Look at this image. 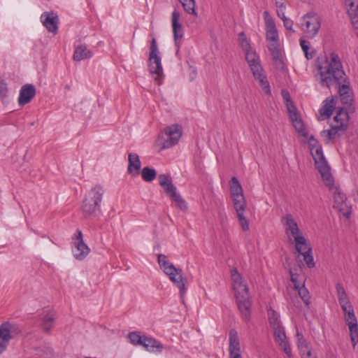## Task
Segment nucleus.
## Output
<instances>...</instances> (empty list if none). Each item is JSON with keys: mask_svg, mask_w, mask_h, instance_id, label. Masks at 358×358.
I'll return each instance as SVG.
<instances>
[{"mask_svg": "<svg viewBox=\"0 0 358 358\" xmlns=\"http://www.w3.org/2000/svg\"><path fill=\"white\" fill-rule=\"evenodd\" d=\"M317 69L320 85L328 88L336 85L342 103L351 106L353 102V92L338 54L332 52L329 57L318 58Z\"/></svg>", "mask_w": 358, "mask_h": 358, "instance_id": "f257e3e1", "label": "nucleus"}, {"mask_svg": "<svg viewBox=\"0 0 358 358\" xmlns=\"http://www.w3.org/2000/svg\"><path fill=\"white\" fill-rule=\"evenodd\" d=\"M231 277L241 318L243 321L248 322L251 316L252 306L249 288L236 268L231 270Z\"/></svg>", "mask_w": 358, "mask_h": 358, "instance_id": "f03ea898", "label": "nucleus"}, {"mask_svg": "<svg viewBox=\"0 0 358 358\" xmlns=\"http://www.w3.org/2000/svg\"><path fill=\"white\" fill-rule=\"evenodd\" d=\"M282 220L287 225L286 231H289L295 241V248L296 251L303 256V261L309 268L315 266V264L312 255V248L308 244L305 237L301 234L296 222L291 214L283 217Z\"/></svg>", "mask_w": 358, "mask_h": 358, "instance_id": "7ed1b4c3", "label": "nucleus"}, {"mask_svg": "<svg viewBox=\"0 0 358 358\" xmlns=\"http://www.w3.org/2000/svg\"><path fill=\"white\" fill-rule=\"evenodd\" d=\"M230 193L234 206L237 214L239 224L244 231L249 230V222L244 215L246 208V201L243 195L242 186L236 177H232L230 182Z\"/></svg>", "mask_w": 358, "mask_h": 358, "instance_id": "20e7f679", "label": "nucleus"}, {"mask_svg": "<svg viewBox=\"0 0 358 358\" xmlns=\"http://www.w3.org/2000/svg\"><path fill=\"white\" fill-rule=\"evenodd\" d=\"M308 145L311 155L315 162V168L321 174L325 185L330 187L333 184V177L330 171V167L324 157L322 146L313 136H310L309 138Z\"/></svg>", "mask_w": 358, "mask_h": 358, "instance_id": "39448f33", "label": "nucleus"}, {"mask_svg": "<svg viewBox=\"0 0 358 358\" xmlns=\"http://www.w3.org/2000/svg\"><path fill=\"white\" fill-rule=\"evenodd\" d=\"M157 262L160 268L168 275L169 280L179 289L180 296L182 298L186 293V278L182 276V270L176 268L163 254L158 255Z\"/></svg>", "mask_w": 358, "mask_h": 358, "instance_id": "423d86ee", "label": "nucleus"}, {"mask_svg": "<svg viewBox=\"0 0 358 358\" xmlns=\"http://www.w3.org/2000/svg\"><path fill=\"white\" fill-rule=\"evenodd\" d=\"M148 69L150 73L155 76L154 79L156 84L160 85L163 82L164 75L162 65V58L155 38H152L150 46Z\"/></svg>", "mask_w": 358, "mask_h": 358, "instance_id": "0eeeda50", "label": "nucleus"}, {"mask_svg": "<svg viewBox=\"0 0 358 358\" xmlns=\"http://www.w3.org/2000/svg\"><path fill=\"white\" fill-rule=\"evenodd\" d=\"M159 185L164 189L166 195L176 203V206L181 210L185 211L188 206L185 200L178 193L177 187L173 183L171 177L168 174L158 176Z\"/></svg>", "mask_w": 358, "mask_h": 358, "instance_id": "6e6552de", "label": "nucleus"}, {"mask_svg": "<svg viewBox=\"0 0 358 358\" xmlns=\"http://www.w3.org/2000/svg\"><path fill=\"white\" fill-rule=\"evenodd\" d=\"M20 334L17 324L4 322L0 325V355L6 350L9 342Z\"/></svg>", "mask_w": 358, "mask_h": 358, "instance_id": "1a4fd4ad", "label": "nucleus"}, {"mask_svg": "<svg viewBox=\"0 0 358 358\" xmlns=\"http://www.w3.org/2000/svg\"><path fill=\"white\" fill-rule=\"evenodd\" d=\"M20 334L17 324L4 322L0 325V355L6 350L9 342Z\"/></svg>", "mask_w": 358, "mask_h": 358, "instance_id": "9d476101", "label": "nucleus"}, {"mask_svg": "<svg viewBox=\"0 0 358 358\" xmlns=\"http://www.w3.org/2000/svg\"><path fill=\"white\" fill-rule=\"evenodd\" d=\"M321 27V20L315 13H308L302 17L301 29L308 38H313Z\"/></svg>", "mask_w": 358, "mask_h": 358, "instance_id": "9b49d317", "label": "nucleus"}, {"mask_svg": "<svg viewBox=\"0 0 358 358\" xmlns=\"http://www.w3.org/2000/svg\"><path fill=\"white\" fill-rule=\"evenodd\" d=\"M247 62L250 68L255 79L259 81V83L264 93L270 95L271 93L270 85L267 80L266 76L264 73V69L260 64L259 57L258 59L248 60Z\"/></svg>", "mask_w": 358, "mask_h": 358, "instance_id": "f8f14e48", "label": "nucleus"}, {"mask_svg": "<svg viewBox=\"0 0 358 358\" xmlns=\"http://www.w3.org/2000/svg\"><path fill=\"white\" fill-rule=\"evenodd\" d=\"M166 138H161L162 149L170 148L179 142L182 136L181 127L178 124H171L164 129Z\"/></svg>", "mask_w": 358, "mask_h": 358, "instance_id": "ddd939ff", "label": "nucleus"}, {"mask_svg": "<svg viewBox=\"0 0 358 358\" xmlns=\"http://www.w3.org/2000/svg\"><path fill=\"white\" fill-rule=\"evenodd\" d=\"M344 313V319L350 330V339L355 348L358 343V324L352 305H348L346 309L342 308Z\"/></svg>", "mask_w": 358, "mask_h": 358, "instance_id": "4468645a", "label": "nucleus"}, {"mask_svg": "<svg viewBox=\"0 0 358 358\" xmlns=\"http://www.w3.org/2000/svg\"><path fill=\"white\" fill-rule=\"evenodd\" d=\"M329 187L334 190V208L345 217H349L352 213V208L347 202L345 194L339 187H334V183Z\"/></svg>", "mask_w": 358, "mask_h": 358, "instance_id": "2eb2a0df", "label": "nucleus"}, {"mask_svg": "<svg viewBox=\"0 0 358 358\" xmlns=\"http://www.w3.org/2000/svg\"><path fill=\"white\" fill-rule=\"evenodd\" d=\"M73 240L74 248L72 249L73 257L78 260H83L87 256L90 250L84 243L83 233L80 230H77Z\"/></svg>", "mask_w": 358, "mask_h": 358, "instance_id": "dca6fc26", "label": "nucleus"}, {"mask_svg": "<svg viewBox=\"0 0 358 358\" xmlns=\"http://www.w3.org/2000/svg\"><path fill=\"white\" fill-rule=\"evenodd\" d=\"M180 12L177 9H174L171 16V24L173 28L174 43L177 48V52H178L180 50L182 38L184 35L182 25L180 22Z\"/></svg>", "mask_w": 358, "mask_h": 358, "instance_id": "f3484780", "label": "nucleus"}, {"mask_svg": "<svg viewBox=\"0 0 358 358\" xmlns=\"http://www.w3.org/2000/svg\"><path fill=\"white\" fill-rule=\"evenodd\" d=\"M229 358H242L238 332L234 329L229 332Z\"/></svg>", "mask_w": 358, "mask_h": 358, "instance_id": "a211bd4d", "label": "nucleus"}, {"mask_svg": "<svg viewBox=\"0 0 358 358\" xmlns=\"http://www.w3.org/2000/svg\"><path fill=\"white\" fill-rule=\"evenodd\" d=\"M41 20L43 25L49 32L56 34L58 31L59 19L58 16L51 12H44L41 15Z\"/></svg>", "mask_w": 358, "mask_h": 358, "instance_id": "6ab92c4d", "label": "nucleus"}, {"mask_svg": "<svg viewBox=\"0 0 358 358\" xmlns=\"http://www.w3.org/2000/svg\"><path fill=\"white\" fill-rule=\"evenodd\" d=\"M36 90L32 84H25L22 85L20 90L18 97V104L23 106L29 103L36 96Z\"/></svg>", "mask_w": 358, "mask_h": 358, "instance_id": "aec40b11", "label": "nucleus"}, {"mask_svg": "<svg viewBox=\"0 0 358 358\" xmlns=\"http://www.w3.org/2000/svg\"><path fill=\"white\" fill-rule=\"evenodd\" d=\"M268 49L271 55L275 67L280 71L285 69V63L282 57V52L279 43H269Z\"/></svg>", "mask_w": 358, "mask_h": 358, "instance_id": "412c9836", "label": "nucleus"}, {"mask_svg": "<svg viewBox=\"0 0 358 358\" xmlns=\"http://www.w3.org/2000/svg\"><path fill=\"white\" fill-rule=\"evenodd\" d=\"M273 333L275 341L278 343L279 345L282 348L283 351L287 355V357H291L292 349L288 341H287V337L283 327L274 329Z\"/></svg>", "mask_w": 358, "mask_h": 358, "instance_id": "4be33fe9", "label": "nucleus"}, {"mask_svg": "<svg viewBox=\"0 0 358 358\" xmlns=\"http://www.w3.org/2000/svg\"><path fill=\"white\" fill-rule=\"evenodd\" d=\"M128 173L132 176H137L139 175L141 167L139 156L136 153H129L128 155Z\"/></svg>", "mask_w": 358, "mask_h": 358, "instance_id": "5701e85b", "label": "nucleus"}, {"mask_svg": "<svg viewBox=\"0 0 358 358\" xmlns=\"http://www.w3.org/2000/svg\"><path fill=\"white\" fill-rule=\"evenodd\" d=\"M104 192L103 187L100 185H96L89 191L85 196L88 197L90 201H93L94 204H96L100 208Z\"/></svg>", "mask_w": 358, "mask_h": 358, "instance_id": "b1692460", "label": "nucleus"}, {"mask_svg": "<svg viewBox=\"0 0 358 358\" xmlns=\"http://www.w3.org/2000/svg\"><path fill=\"white\" fill-rule=\"evenodd\" d=\"M142 346L149 352H160L163 348L162 344L152 337L145 336L143 339Z\"/></svg>", "mask_w": 358, "mask_h": 358, "instance_id": "393cba45", "label": "nucleus"}, {"mask_svg": "<svg viewBox=\"0 0 358 358\" xmlns=\"http://www.w3.org/2000/svg\"><path fill=\"white\" fill-rule=\"evenodd\" d=\"M347 12L351 20L352 24L358 27V4L355 0L345 2Z\"/></svg>", "mask_w": 358, "mask_h": 358, "instance_id": "a878e982", "label": "nucleus"}, {"mask_svg": "<svg viewBox=\"0 0 358 358\" xmlns=\"http://www.w3.org/2000/svg\"><path fill=\"white\" fill-rule=\"evenodd\" d=\"M92 57V52L86 45H80L76 48L73 58L75 61L80 62Z\"/></svg>", "mask_w": 358, "mask_h": 358, "instance_id": "bb28decb", "label": "nucleus"}, {"mask_svg": "<svg viewBox=\"0 0 358 358\" xmlns=\"http://www.w3.org/2000/svg\"><path fill=\"white\" fill-rule=\"evenodd\" d=\"M296 338H297V346L299 350V353L301 357L306 356L311 352V350L309 346V343L308 341L303 337V334L299 331L296 332Z\"/></svg>", "mask_w": 358, "mask_h": 358, "instance_id": "cd10ccee", "label": "nucleus"}, {"mask_svg": "<svg viewBox=\"0 0 358 358\" xmlns=\"http://www.w3.org/2000/svg\"><path fill=\"white\" fill-rule=\"evenodd\" d=\"M337 296L341 308L346 309L348 305H352L347 293L341 283L338 282L336 285Z\"/></svg>", "mask_w": 358, "mask_h": 358, "instance_id": "c85d7f7f", "label": "nucleus"}, {"mask_svg": "<svg viewBox=\"0 0 358 358\" xmlns=\"http://www.w3.org/2000/svg\"><path fill=\"white\" fill-rule=\"evenodd\" d=\"M335 101L334 99H327L324 105L320 109V115L321 120H324L331 117L335 107Z\"/></svg>", "mask_w": 358, "mask_h": 358, "instance_id": "c756f323", "label": "nucleus"}, {"mask_svg": "<svg viewBox=\"0 0 358 358\" xmlns=\"http://www.w3.org/2000/svg\"><path fill=\"white\" fill-rule=\"evenodd\" d=\"M347 129L340 127L339 125L334 124L330 129L323 130L321 131L322 136H327L329 140L334 139L337 136L342 135Z\"/></svg>", "mask_w": 358, "mask_h": 358, "instance_id": "7c9ffc66", "label": "nucleus"}, {"mask_svg": "<svg viewBox=\"0 0 358 358\" xmlns=\"http://www.w3.org/2000/svg\"><path fill=\"white\" fill-rule=\"evenodd\" d=\"M99 208L94 204L93 201H90L88 197L85 196L82 205V211L85 217L92 215Z\"/></svg>", "mask_w": 358, "mask_h": 358, "instance_id": "2f4dec72", "label": "nucleus"}, {"mask_svg": "<svg viewBox=\"0 0 358 358\" xmlns=\"http://www.w3.org/2000/svg\"><path fill=\"white\" fill-rule=\"evenodd\" d=\"M348 112L344 111L343 108L339 109V110L336 113V116L334 118L335 124L340 126V127H343L344 129H348Z\"/></svg>", "mask_w": 358, "mask_h": 358, "instance_id": "473e14b6", "label": "nucleus"}, {"mask_svg": "<svg viewBox=\"0 0 358 358\" xmlns=\"http://www.w3.org/2000/svg\"><path fill=\"white\" fill-rule=\"evenodd\" d=\"M268 318L269 324L273 330L282 327L280 320V315L271 308L268 310Z\"/></svg>", "mask_w": 358, "mask_h": 358, "instance_id": "72a5a7b5", "label": "nucleus"}, {"mask_svg": "<svg viewBox=\"0 0 358 358\" xmlns=\"http://www.w3.org/2000/svg\"><path fill=\"white\" fill-rule=\"evenodd\" d=\"M55 320V313L54 311L48 312L43 317L42 322V328L44 331L50 332L54 326Z\"/></svg>", "mask_w": 358, "mask_h": 358, "instance_id": "f704fd0d", "label": "nucleus"}, {"mask_svg": "<svg viewBox=\"0 0 358 358\" xmlns=\"http://www.w3.org/2000/svg\"><path fill=\"white\" fill-rule=\"evenodd\" d=\"M290 119L296 131L302 136L307 137L308 134L299 115L296 116V115H293V117H291Z\"/></svg>", "mask_w": 358, "mask_h": 358, "instance_id": "c9c22d12", "label": "nucleus"}, {"mask_svg": "<svg viewBox=\"0 0 358 358\" xmlns=\"http://www.w3.org/2000/svg\"><path fill=\"white\" fill-rule=\"evenodd\" d=\"M140 173L141 174L142 179L147 182H152L157 177L156 170L149 166L143 167Z\"/></svg>", "mask_w": 358, "mask_h": 358, "instance_id": "e433bc0d", "label": "nucleus"}, {"mask_svg": "<svg viewBox=\"0 0 358 358\" xmlns=\"http://www.w3.org/2000/svg\"><path fill=\"white\" fill-rule=\"evenodd\" d=\"M181 4L184 10L189 13L196 15L195 12V1L194 0H178Z\"/></svg>", "mask_w": 358, "mask_h": 358, "instance_id": "4c0bfd02", "label": "nucleus"}, {"mask_svg": "<svg viewBox=\"0 0 358 358\" xmlns=\"http://www.w3.org/2000/svg\"><path fill=\"white\" fill-rule=\"evenodd\" d=\"M128 338L134 345H142L144 336H141L139 332L133 331L129 334Z\"/></svg>", "mask_w": 358, "mask_h": 358, "instance_id": "58836bf2", "label": "nucleus"}, {"mask_svg": "<svg viewBox=\"0 0 358 358\" xmlns=\"http://www.w3.org/2000/svg\"><path fill=\"white\" fill-rule=\"evenodd\" d=\"M0 99L3 103L7 102L8 99V87L3 80H0Z\"/></svg>", "mask_w": 358, "mask_h": 358, "instance_id": "ea45409f", "label": "nucleus"}, {"mask_svg": "<svg viewBox=\"0 0 358 358\" xmlns=\"http://www.w3.org/2000/svg\"><path fill=\"white\" fill-rule=\"evenodd\" d=\"M266 40L270 43H279L278 42V34L276 28L266 29Z\"/></svg>", "mask_w": 358, "mask_h": 358, "instance_id": "a19ab883", "label": "nucleus"}, {"mask_svg": "<svg viewBox=\"0 0 358 358\" xmlns=\"http://www.w3.org/2000/svg\"><path fill=\"white\" fill-rule=\"evenodd\" d=\"M299 294L306 305H309L310 303V296L308 290L305 287L304 285H302L300 288L298 289Z\"/></svg>", "mask_w": 358, "mask_h": 358, "instance_id": "79ce46f5", "label": "nucleus"}, {"mask_svg": "<svg viewBox=\"0 0 358 358\" xmlns=\"http://www.w3.org/2000/svg\"><path fill=\"white\" fill-rule=\"evenodd\" d=\"M36 354L41 357L46 356H52L53 355V349L50 347H38L35 349Z\"/></svg>", "mask_w": 358, "mask_h": 358, "instance_id": "37998d69", "label": "nucleus"}, {"mask_svg": "<svg viewBox=\"0 0 358 358\" xmlns=\"http://www.w3.org/2000/svg\"><path fill=\"white\" fill-rule=\"evenodd\" d=\"M299 43H300V45L301 47V49H302V50L303 51V52L305 54L306 57L308 59H312L313 57V56H314V52H313V53H309L308 52L309 43L308 41H306V40L303 39V38H301L299 40Z\"/></svg>", "mask_w": 358, "mask_h": 358, "instance_id": "c03bdc74", "label": "nucleus"}, {"mask_svg": "<svg viewBox=\"0 0 358 358\" xmlns=\"http://www.w3.org/2000/svg\"><path fill=\"white\" fill-rule=\"evenodd\" d=\"M218 220L222 227H224L227 224V215L224 211L223 205L218 210Z\"/></svg>", "mask_w": 358, "mask_h": 358, "instance_id": "a18cd8bd", "label": "nucleus"}, {"mask_svg": "<svg viewBox=\"0 0 358 358\" xmlns=\"http://www.w3.org/2000/svg\"><path fill=\"white\" fill-rule=\"evenodd\" d=\"M276 6H277V14H278V16L281 18V20H284V19H286L287 18L286 16H285V6L283 3H279V2H276Z\"/></svg>", "mask_w": 358, "mask_h": 358, "instance_id": "49530a36", "label": "nucleus"}, {"mask_svg": "<svg viewBox=\"0 0 358 358\" xmlns=\"http://www.w3.org/2000/svg\"><path fill=\"white\" fill-rule=\"evenodd\" d=\"M286 106L290 118L293 117V115H296V116L299 115L296 108L294 106L293 101L287 103Z\"/></svg>", "mask_w": 358, "mask_h": 358, "instance_id": "de8ad7c7", "label": "nucleus"}, {"mask_svg": "<svg viewBox=\"0 0 358 358\" xmlns=\"http://www.w3.org/2000/svg\"><path fill=\"white\" fill-rule=\"evenodd\" d=\"M245 57L246 61L254 59H258L259 57L257 54V52L253 50L252 48L248 50V51L245 52Z\"/></svg>", "mask_w": 358, "mask_h": 358, "instance_id": "09e8293b", "label": "nucleus"}, {"mask_svg": "<svg viewBox=\"0 0 358 358\" xmlns=\"http://www.w3.org/2000/svg\"><path fill=\"white\" fill-rule=\"evenodd\" d=\"M284 27L286 28V29L291 31L292 33H294L295 31L293 29V24L294 22L292 20L289 18H286L282 20Z\"/></svg>", "mask_w": 358, "mask_h": 358, "instance_id": "8fccbe9b", "label": "nucleus"}, {"mask_svg": "<svg viewBox=\"0 0 358 358\" xmlns=\"http://www.w3.org/2000/svg\"><path fill=\"white\" fill-rule=\"evenodd\" d=\"M289 273L290 274L291 280L294 283V287L298 289L301 287V284L298 282L297 278L293 273L292 268H289Z\"/></svg>", "mask_w": 358, "mask_h": 358, "instance_id": "3c124183", "label": "nucleus"}, {"mask_svg": "<svg viewBox=\"0 0 358 358\" xmlns=\"http://www.w3.org/2000/svg\"><path fill=\"white\" fill-rule=\"evenodd\" d=\"M281 94L286 103L292 101L288 91L282 90L281 92Z\"/></svg>", "mask_w": 358, "mask_h": 358, "instance_id": "603ef678", "label": "nucleus"}, {"mask_svg": "<svg viewBox=\"0 0 358 358\" xmlns=\"http://www.w3.org/2000/svg\"><path fill=\"white\" fill-rule=\"evenodd\" d=\"M240 45L244 52L251 49L250 44L248 39L246 41H241V43H240Z\"/></svg>", "mask_w": 358, "mask_h": 358, "instance_id": "864d4df0", "label": "nucleus"}, {"mask_svg": "<svg viewBox=\"0 0 358 358\" xmlns=\"http://www.w3.org/2000/svg\"><path fill=\"white\" fill-rule=\"evenodd\" d=\"M265 22H266V27H267L266 29L276 28L275 24L274 21L272 20V18L266 19Z\"/></svg>", "mask_w": 358, "mask_h": 358, "instance_id": "5fc2aeb1", "label": "nucleus"}, {"mask_svg": "<svg viewBox=\"0 0 358 358\" xmlns=\"http://www.w3.org/2000/svg\"><path fill=\"white\" fill-rule=\"evenodd\" d=\"M238 40H239V43H241V41H243L247 40V38L243 32H241V34H239Z\"/></svg>", "mask_w": 358, "mask_h": 358, "instance_id": "6e6d98bb", "label": "nucleus"}, {"mask_svg": "<svg viewBox=\"0 0 358 358\" xmlns=\"http://www.w3.org/2000/svg\"><path fill=\"white\" fill-rule=\"evenodd\" d=\"M264 16L265 20H266V19H268V18H271V17H270L269 13H268V12L267 10H265V11L264 12Z\"/></svg>", "mask_w": 358, "mask_h": 358, "instance_id": "4d7b16f0", "label": "nucleus"}, {"mask_svg": "<svg viewBox=\"0 0 358 358\" xmlns=\"http://www.w3.org/2000/svg\"><path fill=\"white\" fill-rule=\"evenodd\" d=\"M301 358H317V356H313V357L312 356V352H311L310 353H309L308 355H307V357L304 355V356L301 357Z\"/></svg>", "mask_w": 358, "mask_h": 358, "instance_id": "13d9d810", "label": "nucleus"}, {"mask_svg": "<svg viewBox=\"0 0 358 358\" xmlns=\"http://www.w3.org/2000/svg\"><path fill=\"white\" fill-rule=\"evenodd\" d=\"M193 74H194V76H196V73L195 71H193Z\"/></svg>", "mask_w": 358, "mask_h": 358, "instance_id": "bf43d9fd", "label": "nucleus"}, {"mask_svg": "<svg viewBox=\"0 0 358 358\" xmlns=\"http://www.w3.org/2000/svg\"><path fill=\"white\" fill-rule=\"evenodd\" d=\"M331 358H335V357H334V356H332V357H331Z\"/></svg>", "mask_w": 358, "mask_h": 358, "instance_id": "052dcab7", "label": "nucleus"}]
</instances>
